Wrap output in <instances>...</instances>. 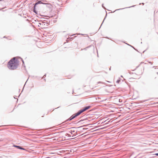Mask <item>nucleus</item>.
I'll use <instances>...</instances> for the list:
<instances>
[{"label": "nucleus", "mask_w": 158, "mask_h": 158, "mask_svg": "<svg viewBox=\"0 0 158 158\" xmlns=\"http://www.w3.org/2000/svg\"><path fill=\"white\" fill-rule=\"evenodd\" d=\"M79 111H80V112L81 113V114L83 112H84L82 109H81V110H80Z\"/></svg>", "instance_id": "8"}, {"label": "nucleus", "mask_w": 158, "mask_h": 158, "mask_svg": "<svg viewBox=\"0 0 158 158\" xmlns=\"http://www.w3.org/2000/svg\"><path fill=\"white\" fill-rule=\"evenodd\" d=\"M22 150H26V149H25L24 148H22Z\"/></svg>", "instance_id": "15"}, {"label": "nucleus", "mask_w": 158, "mask_h": 158, "mask_svg": "<svg viewBox=\"0 0 158 158\" xmlns=\"http://www.w3.org/2000/svg\"><path fill=\"white\" fill-rule=\"evenodd\" d=\"M128 45H129V46H131V47H132V48H133L135 50H136V49L134 48L133 47H132V46H131V45H129V44H127Z\"/></svg>", "instance_id": "12"}, {"label": "nucleus", "mask_w": 158, "mask_h": 158, "mask_svg": "<svg viewBox=\"0 0 158 158\" xmlns=\"http://www.w3.org/2000/svg\"><path fill=\"white\" fill-rule=\"evenodd\" d=\"M21 60H22V62H23V64H24V61H23V59H22V58H21Z\"/></svg>", "instance_id": "17"}, {"label": "nucleus", "mask_w": 158, "mask_h": 158, "mask_svg": "<svg viewBox=\"0 0 158 158\" xmlns=\"http://www.w3.org/2000/svg\"><path fill=\"white\" fill-rule=\"evenodd\" d=\"M106 16H107V14H106V16H105V18H104V20H103V22H102V24L101 25V26H102V23H103V22H104V20L105 19V18H106Z\"/></svg>", "instance_id": "10"}, {"label": "nucleus", "mask_w": 158, "mask_h": 158, "mask_svg": "<svg viewBox=\"0 0 158 158\" xmlns=\"http://www.w3.org/2000/svg\"><path fill=\"white\" fill-rule=\"evenodd\" d=\"M45 76H46V74H45V75H44L43 76V78H44V77H45Z\"/></svg>", "instance_id": "20"}, {"label": "nucleus", "mask_w": 158, "mask_h": 158, "mask_svg": "<svg viewBox=\"0 0 158 158\" xmlns=\"http://www.w3.org/2000/svg\"><path fill=\"white\" fill-rule=\"evenodd\" d=\"M110 68H110V69H109L110 70Z\"/></svg>", "instance_id": "28"}, {"label": "nucleus", "mask_w": 158, "mask_h": 158, "mask_svg": "<svg viewBox=\"0 0 158 158\" xmlns=\"http://www.w3.org/2000/svg\"><path fill=\"white\" fill-rule=\"evenodd\" d=\"M84 126H82V127H84ZM82 127V126H81V127Z\"/></svg>", "instance_id": "23"}, {"label": "nucleus", "mask_w": 158, "mask_h": 158, "mask_svg": "<svg viewBox=\"0 0 158 158\" xmlns=\"http://www.w3.org/2000/svg\"><path fill=\"white\" fill-rule=\"evenodd\" d=\"M18 60L15 57L11 59L8 62V67L9 69L14 70L16 69L19 65Z\"/></svg>", "instance_id": "1"}, {"label": "nucleus", "mask_w": 158, "mask_h": 158, "mask_svg": "<svg viewBox=\"0 0 158 158\" xmlns=\"http://www.w3.org/2000/svg\"><path fill=\"white\" fill-rule=\"evenodd\" d=\"M13 147H15V148H16L17 149H19V146L16 145H15V144H13Z\"/></svg>", "instance_id": "7"}, {"label": "nucleus", "mask_w": 158, "mask_h": 158, "mask_svg": "<svg viewBox=\"0 0 158 158\" xmlns=\"http://www.w3.org/2000/svg\"><path fill=\"white\" fill-rule=\"evenodd\" d=\"M98 83L99 84V83H102V82L101 81H99L98 82Z\"/></svg>", "instance_id": "13"}, {"label": "nucleus", "mask_w": 158, "mask_h": 158, "mask_svg": "<svg viewBox=\"0 0 158 158\" xmlns=\"http://www.w3.org/2000/svg\"><path fill=\"white\" fill-rule=\"evenodd\" d=\"M22 148L23 147H21V146H19V149L22 150Z\"/></svg>", "instance_id": "11"}, {"label": "nucleus", "mask_w": 158, "mask_h": 158, "mask_svg": "<svg viewBox=\"0 0 158 158\" xmlns=\"http://www.w3.org/2000/svg\"><path fill=\"white\" fill-rule=\"evenodd\" d=\"M155 155L157 156H158V153H156L155 154Z\"/></svg>", "instance_id": "18"}, {"label": "nucleus", "mask_w": 158, "mask_h": 158, "mask_svg": "<svg viewBox=\"0 0 158 158\" xmlns=\"http://www.w3.org/2000/svg\"><path fill=\"white\" fill-rule=\"evenodd\" d=\"M81 114V113L80 112V111H79L77 112L76 114H75V116L77 117V116H79Z\"/></svg>", "instance_id": "6"}, {"label": "nucleus", "mask_w": 158, "mask_h": 158, "mask_svg": "<svg viewBox=\"0 0 158 158\" xmlns=\"http://www.w3.org/2000/svg\"><path fill=\"white\" fill-rule=\"evenodd\" d=\"M142 4L143 5L144 4V3H142Z\"/></svg>", "instance_id": "24"}, {"label": "nucleus", "mask_w": 158, "mask_h": 158, "mask_svg": "<svg viewBox=\"0 0 158 158\" xmlns=\"http://www.w3.org/2000/svg\"><path fill=\"white\" fill-rule=\"evenodd\" d=\"M100 27H99V29H100Z\"/></svg>", "instance_id": "30"}, {"label": "nucleus", "mask_w": 158, "mask_h": 158, "mask_svg": "<svg viewBox=\"0 0 158 158\" xmlns=\"http://www.w3.org/2000/svg\"><path fill=\"white\" fill-rule=\"evenodd\" d=\"M100 27H99V29H100Z\"/></svg>", "instance_id": "29"}, {"label": "nucleus", "mask_w": 158, "mask_h": 158, "mask_svg": "<svg viewBox=\"0 0 158 158\" xmlns=\"http://www.w3.org/2000/svg\"><path fill=\"white\" fill-rule=\"evenodd\" d=\"M76 116H75V114H74L73 115H72V116H71L68 119H67L66 122L67 121H70L72 120L73 119L75 118H76Z\"/></svg>", "instance_id": "3"}, {"label": "nucleus", "mask_w": 158, "mask_h": 158, "mask_svg": "<svg viewBox=\"0 0 158 158\" xmlns=\"http://www.w3.org/2000/svg\"><path fill=\"white\" fill-rule=\"evenodd\" d=\"M142 63H143V62H141V63H140V64H141Z\"/></svg>", "instance_id": "27"}, {"label": "nucleus", "mask_w": 158, "mask_h": 158, "mask_svg": "<svg viewBox=\"0 0 158 158\" xmlns=\"http://www.w3.org/2000/svg\"><path fill=\"white\" fill-rule=\"evenodd\" d=\"M40 4H44V3H43L42 2V1L41 0H39V1H37L34 4V6L33 7V11L36 14H38L36 10V8H38V6H37V5Z\"/></svg>", "instance_id": "2"}, {"label": "nucleus", "mask_w": 158, "mask_h": 158, "mask_svg": "<svg viewBox=\"0 0 158 158\" xmlns=\"http://www.w3.org/2000/svg\"><path fill=\"white\" fill-rule=\"evenodd\" d=\"M75 135H73V136H72V137H73V136H75Z\"/></svg>", "instance_id": "25"}, {"label": "nucleus", "mask_w": 158, "mask_h": 158, "mask_svg": "<svg viewBox=\"0 0 158 158\" xmlns=\"http://www.w3.org/2000/svg\"><path fill=\"white\" fill-rule=\"evenodd\" d=\"M67 135H68V136L69 137H71V135H70L69 134H68Z\"/></svg>", "instance_id": "16"}, {"label": "nucleus", "mask_w": 158, "mask_h": 158, "mask_svg": "<svg viewBox=\"0 0 158 158\" xmlns=\"http://www.w3.org/2000/svg\"><path fill=\"white\" fill-rule=\"evenodd\" d=\"M91 107V106H85L82 109L84 110V111H86V110H88V109H89Z\"/></svg>", "instance_id": "4"}, {"label": "nucleus", "mask_w": 158, "mask_h": 158, "mask_svg": "<svg viewBox=\"0 0 158 158\" xmlns=\"http://www.w3.org/2000/svg\"><path fill=\"white\" fill-rule=\"evenodd\" d=\"M71 131L72 132H71V134H72V132H75V131H72V130Z\"/></svg>", "instance_id": "21"}, {"label": "nucleus", "mask_w": 158, "mask_h": 158, "mask_svg": "<svg viewBox=\"0 0 158 158\" xmlns=\"http://www.w3.org/2000/svg\"><path fill=\"white\" fill-rule=\"evenodd\" d=\"M127 8V7H126V8ZM125 8H121V9H118L114 11L113 12H114L115 11H116V10H122V9H125Z\"/></svg>", "instance_id": "9"}, {"label": "nucleus", "mask_w": 158, "mask_h": 158, "mask_svg": "<svg viewBox=\"0 0 158 158\" xmlns=\"http://www.w3.org/2000/svg\"><path fill=\"white\" fill-rule=\"evenodd\" d=\"M102 7H103V8L105 9V7L103 6V4H102Z\"/></svg>", "instance_id": "14"}, {"label": "nucleus", "mask_w": 158, "mask_h": 158, "mask_svg": "<svg viewBox=\"0 0 158 158\" xmlns=\"http://www.w3.org/2000/svg\"><path fill=\"white\" fill-rule=\"evenodd\" d=\"M120 81V80H117V82H119Z\"/></svg>", "instance_id": "22"}, {"label": "nucleus", "mask_w": 158, "mask_h": 158, "mask_svg": "<svg viewBox=\"0 0 158 158\" xmlns=\"http://www.w3.org/2000/svg\"><path fill=\"white\" fill-rule=\"evenodd\" d=\"M135 6V5H134V6H130V7H129L128 8H130L131 7H134Z\"/></svg>", "instance_id": "19"}, {"label": "nucleus", "mask_w": 158, "mask_h": 158, "mask_svg": "<svg viewBox=\"0 0 158 158\" xmlns=\"http://www.w3.org/2000/svg\"><path fill=\"white\" fill-rule=\"evenodd\" d=\"M39 24H40L41 25H42V26H43L44 25H47V24H48V23H47L46 21H44V22H43L42 23H39Z\"/></svg>", "instance_id": "5"}, {"label": "nucleus", "mask_w": 158, "mask_h": 158, "mask_svg": "<svg viewBox=\"0 0 158 158\" xmlns=\"http://www.w3.org/2000/svg\"><path fill=\"white\" fill-rule=\"evenodd\" d=\"M149 63H151V62H149Z\"/></svg>", "instance_id": "26"}]
</instances>
